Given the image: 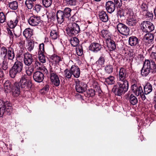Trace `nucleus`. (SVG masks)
<instances>
[{
	"label": "nucleus",
	"instance_id": "obj_50",
	"mask_svg": "<svg viewBox=\"0 0 156 156\" xmlns=\"http://www.w3.org/2000/svg\"><path fill=\"white\" fill-rule=\"evenodd\" d=\"M68 4L72 5H75L76 2V0H65Z\"/></svg>",
	"mask_w": 156,
	"mask_h": 156
},
{
	"label": "nucleus",
	"instance_id": "obj_29",
	"mask_svg": "<svg viewBox=\"0 0 156 156\" xmlns=\"http://www.w3.org/2000/svg\"><path fill=\"white\" fill-rule=\"evenodd\" d=\"M128 100L130 104L133 105H136L138 102L137 98L132 94L129 96Z\"/></svg>",
	"mask_w": 156,
	"mask_h": 156
},
{
	"label": "nucleus",
	"instance_id": "obj_2",
	"mask_svg": "<svg viewBox=\"0 0 156 156\" xmlns=\"http://www.w3.org/2000/svg\"><path fill=\"white\" fill-rule=\"evenodd\" d=\"M156 71V64L155 62L152 60H145L141 70V73L142 75L146 76L150 72L153 73Z\"/></svg>",
	"mask_w": 156,
	"mask_h": 156
},
{
	"label": "nucleus",
	"instance_id": "obj_18",
	"mask_svg": "<svg viewBox=\"0 0 156 156\" xmlns=\"http://www.w3.org/2000/svg\"><path fill=\"white\" fill-rule=\"evenodd\" d=\"M101 46L98 43H93L89 47V50L94 52H97L101 48Z\"/></svg>",
	"mask_w": 156,
	"mask_h": 156
},
{
	"label": "nucleus",
	"instance_id": "obj_36",
	"mask_svg": "<svg viewBox=\"0 0 156 156\" xmlns=\"http://www.w3.org/2000/svg\"><path fill=\"white\" fill-rule=\"evenodd\" d=\"M25 5L28 9H31L34 5V2H32L29 0H26L25 2Z\"/></svg>",
	"mask_w": 156,
	"mask_h": 156
},
{
	"label": "nucleus",
	"instance_id": "obj_63",
	"mask_svg": "<svg viewBox=\"0 0 156 156\" xmlns=\"http://www.w3.org/2000/svg\"><path fill=\"white\" fill-rule=\"evenodd\" d=\"M4 74L2 70L0 69V77H2L4 76Z\"/></svg>",
	"mask_w": 156,
	"mask_h": 156
},
{
	"label": "nucleus",
	"instance_id": "obj_40",
	"mask_svg": "<svg viewBox=\"0 0 156 156\" xmlns=\"http://www.w3.org/2000/svg\"><path fill=\"white\" fill-rule=\"evenodd\" d=\"M64 77L68 79L70 78L72 75L71 70L66 69L64 71Z\"/></svg>",
	"mask_w": 156,
	"mask_h": 156
},
{
	"label": "nucleus",
	"instance_id": "obj_34",
	"mask_svg": "<svg viewBox=\"0 0 156 156\" xmlns=\"http://www.w3.org/2000/svg\"><path fill=\"white\" fill-rule=\"evenodd\" d=\"M5 90L6 93L10 91L11 89V83L9 81H6L4 84Z\"/></svg>",
	"mask_w": 156,
	"mask_h": 156
},
{
	"label": "nucleus",
	"instance_id": "obj_3",
	"mask_svg": "<svg viewBox=\"0 0 156 156\" xmlns=\"http://www.w3.org/2000/svg\"><path fill=\"white\" fill-rule=\"evenodd\" d=\"M125 14L122 11H119L118 12V16L121 17L122 16H125L128 19L126 23L128 25L130 26H134L137 23L136 16L134 15L133 12L130 8H127L125 10Z\"/></svg>",
	"mask_w": 156,
	"mask_h": 156
},
{
	"label": "nucleus",
	"instance_id": "obj_8",
	"mask_svg": "<svg viewBox=\"0 0 156 156\" xmlns=\"http://www.w3.org/2000/svg\"><path fill=\"white\" fill-rule=\"evenodd\" d=\"M119 32L121 34L127 36L129 34V28L124 24L119 23L116 26Z\"/></svg>",
	"mask_w": 156,
	"mask_h": 156
},
{
	"label": "nucleus",
	"instance_id": "obj_5",
	"mask_svg": "<svg viewBox=\"0 0 156 156\" xmlns=\"http://www.w3.org/2000/svg\"><path fill=\"white\" fill-rule=\"evenodd\" d=\"M23 64L22 62L18 61L15 62L9 70L10 77L14 78L17 74L22 73L23 69Z\"/></svg>",
	"mask_w": 156,
	"mask_h": 156
},
{
	"label": "nucleus",
	"instance_id": "obj_9",
	"mask_svg": "<svg viewBox=\"0 0 156 156\" xmlns=\"http://www.w3.org/2000/svg\"><path fill=\"white\" fill-rule=\"evenodd\" d=\"M72 26L73 27L72 28L67 27L65 29L66 33L69 36L76 35L78 34V25L76 23H74L72 24Z\"/></svg>",
	"mask_w": 156,
	"mask_h": 156
},
{
	"label": "nucleus",
	"instance_id": "obj_26",
	"mask_svg": "<svg viewBox=\"0 0 156 156\" xmlns=\"http://www.w3.org/2000/svg\"><path fill=\"white\" fill-rule=\"evenodd\" d=\"M7 58L8 60H12L15 57V54L13 49L12 48L9 49L7 54Z\"/></svg>",
	"mask_w": 156,
	"mask_h": 156
},
{
	"label": "nucleus",
	"instance_id": "obj_27",
	"mask_svg": "<svg viewBox=\"0 0 156 156\" xmlns=\"http://www.w3.org/2000/svg\"><path fill=\"white\" fill-rule=\"evenodd\" d=\"M27 50L31 52L34 49V41L33 40H30L27 41Z\"/></svg>",
	"mask_w": 156,
	"mask_h": 156
},
{
	"label": "nucleus",
	"instance_id": "obj_58",
	"mask_svg": "<svg viewBox=\"0 0 156 156\" xmlns=\"http://www.w3.org/2000/svg\"><path fill=\"white\" fill-rule=\"evenodd\" d=\"M140 97L142 98L143 100H144L146 99V97L145 96V95L144 94L143 91L142 93H141V94H140Z\"/></svg>",
	"mask_w": 156,
	"mask_h": 156
},
{
	"label": "nucleus",
	"instance_id": "obj_24",
	"mask_svg": "<svg viewBox=\"0 0 156 156\" xmlns=\"http://www.w3.org/2000/svg\"><path fill=\"white\" fill-rule=\"evenodd\" d=\"M18 22V19L16 17L11 19L10 21L8 22V24L11 28H13L16 26Z\"/></svg>",
	"mask_w": 156,
	"mask_h": 156
},
{
	"label": "nucleus",
	"instance_id": "obj_17",
	"mask_svg": "<svg viewBox=\"0 0 156 156\" xmlns=\"http://www.w3.org/2000/svg\"><path fill=\"white\" fill-rule=\"evenodd\" d=\"M131 89L133 92L137 96L141 94L143 91L142 87L134 84L131 86Z\"/></svg>",
	"mask_w": 156,
	"mask_h": 156
},
{
	"label": "nucleus",
	"instance_id": "obj_12",
	"mask_svg": "<svg viewBox=\"0 0 156 156\" xmlns=\"http://www.w3.org/2000/svg\"><path fill=\"white\" fill-rule=\"evenodd\" d=\"M28 21L29 24L33 26H37L41 23L40 17L35 16L30 17Z\"/></svg>",
	"mask_w": 156,
	"mask_h": 156
},
{
	"label": "nucleus",
	"instance_id": "obj_47",
	"mask_svg": "<svg viewBox=\"0 0 156 156\" xmlns=\"http://www.w3.org/2000/svg\"><path fill=\"white\" fill-rule=\"evenodd\" d=\"M39 49L40 51H38V53H44V44L42 43L39 44Z\"/></svg>",
	"mask_w": 156,
	"mask_h": 156
},
{
	"label": "nucleus",
	"instance_id": "obj_56",
	"mask_svg": "<svg viewBox=\"0 0 156 156\" xmlns=\"http://www.w3.org/2000/svg\"><path fill=\"white\" fill-rule=\"evenodd\" d=\"M84 86H85L83 87L80 86L79 87V93H82L85 91V89L84 87L86 86V85L85 84Z\"/></svg>",
	"mask_w": 156,
	"mask_h": 156
},
{
	"label": "nucleus",
	"instance_id": "obj_48",
	"mask_svg": "<svg viewBox=\"0 0 156 156\" xmlns=\"http://www.w3.org/2000/svg\"><path fill=\"white\" fill-rule=\"evenodd\" d=\"M145 14V16L146 18H149L150 19H151L153 18V13L151 12H147L146 13H144L143 14Z\"/></svg>",
	"mask_w": 156,
	"mask_h": 156
},
{
	"label": "nucleus",
	"instance_id": "obj_43",
	"mask_svg": "<svg viewBox=\"0 0 156 156\" xmlns=\"http://www.w3.org/2000/svg\"><path fill=\"white\" fill-rule=\"evenodd\" d=\"M71 43L73 46H77L78 45V39L76 37H73L71 41Z\"/></svg>",
	"mask_w": 156,
	"mask_h": 156
},
{
	"label": "nucleus",
	"instance_id": "obj_57",
	"mask_svg": "<svg viewBox=\"0 0 156 156\" xmlns=\"http://www.w3.org/2000/svg\"><path fill=\"white\" fill-rule=\"evenodd\" d=\"M41 6L40 5H36L35 6V9L37 11H39L41 9Z\"/></svg>",
	"mask_w": 156,
	"mask_h": 156
},
{
	"label": "nucleus",
	"instance_id": "obj_42",
	"mask_svg": "<svg viewBox=\"0 0 156 156\" xmlns=\"http://www.w3.org/2000/svg\"><path fill=\"white\" fill-rule=\"evenodd\" d=\"M0 53L1 55H4L3 58L5 57H7L6 55L8 53L7 50L6 48L4 47H2L0 50Z\"/></svg>",
	"mask_w": 156,
	"mask_h": 156
},
{
	"label": "nucleus",
	"instance_id": "obj_13",
	"mask_svg": "<svg viewBox=\"0 0 156 156\" xmlns=\"http://www.w3.org/2000/svg\"><path fill=\"white\" fill-rule=\"evenodd\" d=\"M50 77L52 83L55 86L57 87L60 83V81L59 77L55 72L50 71Z\"/></svg>",
	"mask_w": 156,
	"mask_h": 156
},
{
	"label": "nucleus",
	"instance_id": "obj_59",
	"mask_svg": "<svg viewBox=\"0 0 156 156\" xmlns=\"http://www.w3.org/2000/svg\"><path fill=\"white\" fill-rule=\"evenodd\" d=\"M49 87L48 85H46L43 88V90L45 91H48L49 90Z\"/></svg>",
	"mask_w": 156,
	"mask_h": 156
},
{
	"label": "nucleus",
	"instance_id": "obj_20",
	"mask_svg": "<svg viewBox=\"0 0 156 156\" xmlns=\"http://www.w3.org/2000/svg\"><path fill=\"white\" fill-rule=\"evenodd\" d=\"M143 39L146 43H153L154 39V35L151 33L147 34L144 35Z\"/></svg>",
	"mask_w": 156,
	"mask_h": 156
},
{
	"label": "nucleus",
	"instance_id": "obj_1",
	"mask_svg": "<svg viewBox=\"0 0 156 156\" xmlns=\"http://www.w3.org/2000/svg\"><path fill=\"white\" fill-rule=\"evenodd\" d=\"M127 77L126 69L121 68L119 72L117 85L115 86L112 89V91L116 95L120 96L128 90L129 85L126 79Z\"/></svg>",
	"mask_w": 156,
	"mask_h": 156
},
{
	"label": "nucleus",
	"instance_id": "obj_31",
	"mask_svg": "<svg viewBox=\"0 0 156 156\" xmlns=\"http://www.w3.org/2000/svg\"><path fill=\"white\" fill-rule=\"evenodd\" d=\"M9 7L12 10H16L18 6V3L16 1H13L9 3Z\"/></svg>",
	"mask_w": 156,
	"mask_h": 156
},
{
	"label": "nucleus",
	"instance_id": "obj_10",
	"mask_svg": "<svg viewBox=\"0 0 156 156\" xmlns=\"http://www.w3.org/2000/svg\"><path fill=\"white\" fill-rule=\"evenodd\" d=\"M11 91L12 96L13 98H17L20 95V86L18 83L16 82L14 84Z\"/></svg>",
	"mask_w": 156,
	"mask_h": 156
},
{
	"label": "nucleus",
	"instance_id": "obj_14",
	"mask_svg": "<svg viewBox=\"0 0 156 156\" xmlns=\"http://www.w3.org/2000/svg\"><path fill=\"white\" fill-rule=\"evenodd\" d=\"M34 80L36 82L41 83L43 80L44 75L43 73L40 71H37L35 72L33 75Z\"/></svg>",
	"mask_w": 156,
	"mask_h": 156
},
{
	"label": "nucleus",
	"instance_id": "obj_4",
	"mask_svg": "<svg viewBox=\"0 0 156 156\" xmlns=\"http://www.w3.org/2000/svg\"><path fill=\"white\" fill-rule=\"evenodd\" d=\"M12 110V105L9 101L0 98V117L4 115H10Z\"/></svg>",
	"mask_w": 156,
	"mask_h": 156
},
{
	"label": "nucleus",
	"instance_id": "obj_52",
	"mask_svg": "<svg viewBox=\"0 0 156 156\" xmlns=\"http://www.w3.org/2000/svg\"><path fill=\"white\" fill-rule=\"evenodd\" d=\"M72 20L73 21H75L76 22L78 21V14L77 12H76L71 17Z\"/></svg>",
	"mask_w": 156,
	"mask_h": 156
},
{
	"label": "nucleus",
	"instance_id": "obj_22",
	"mask_svg": "<svg viewBox=\"0 0 156 156\" xmlns=\"http://www.w3.org/2000/svg\"><path fill=\"white\" fill-rule=\"evenodd\" d=\"M107 46L110 51L115 50L116 48V45L115 42L112 40L107 39L106 41Z\"/></svg>",
	"mask_w": 156,
	"mask_h": 156
},
{
	"label": "nucleus",
	"instance_id": "obj_45",
	"mask_svg": "<svg viewBox=\"0 0 156 156\" xmlns=\"http://www.w3.org/2000/svg\"><path fill=\"white\" fill-rule=\"evenodd\" d=\"M105 62V58L103 56H101L99 58L98 60L97 61L96 63L97 64L101 65H103Z\"/></svg>",
	"mask_w": 156,
	"mask_h": 156
},
{
	"label": "nucleus",
	"instance_id": "obj_41",
	"mask_svg": "<svg viewBox=\"0 0 156 156\" xmlns=\"http://www.w3.org/2000/svg\"><path fill=\"white\" fill-rule=\"evenodd\" d=\"M113 67L112 65H108L105 67V72L108 74H110L113 71Z\"/></svg>",
	"mask_w": 156,
	"mask_h": 156
},
{
	"label": "nucleus",
	"instance_id": "obj_61",
	"mask_svg": "<svg viewBox=\"0 0 156 156\" xmlns=\"http://www.w3.org/2000/svg\"><path fill=\"white\" fill-rule=\"evenodd\" d=\"M50 18L52 20H54L55 18V13L53 12L51 13V16L50 17Z\"/></svg>",
	"mask_w": 156,
	"mask_h": 156
},
{
	"label": "nucleus",
	"instance_id": "obj_55",
	"mask_svg": "<svg viewBox=\"0 0 156 156\" xmlns=\"http://www.w3.org/2000/svg\"><path fill=\"white\" fill-rule=\"evenodd\" d=\"M79 56H82L83 55V50L81 46L79 45Z\"/></svg>",
	"mask_w": 156,
	"mask_h": 156
},
{
	"label": "nucleus",
	"instance_id": "obj_39",
	"mask_svg": "<svg viewBox=\"0 0 156 156\" xmlns=\"http://www.w3.org/2000/svg\"><path fill=\"white\" fill-rule=\"evenodd\" d=\"M50 58L55 63H58L61 60V58L55 54L51 55L50 57Z\"/></svg>",
	"mask_w": 156,
	"mask_h": 156
},
{
	"label": "nucleus",
	"instance_id": "obj_28",
	"mask_svg": "<svg viewBox=\"0 0 156 156\" xmlns=\"http://www.w3.org/2000/svg\"><path fill=\"white\" fill-rule=\"evenodd\" d=\"M152 90V86L149 83H147L144 87V94H147L151 92Z\"/></svg>",
	"mask_w": 156,
	"mask_h": 156
},
{
	"label": "nucleus",
	"instance_id": "obj_54",
	"mask_svg": "<svg viewBox=\"0 0 156 156\" xmlns=\"http://www.w3.org/2000/svg\"><path fill=\"white\" fill-rule=\"evenodd\" d=\"M34 66L35 68L37 69L38 67L40 68L42 64L39 61H36L35 62Z\"/></svg>",
	"mask_w": 156,
	"mask_h": 156
},
{
	"label": "nucleus",
	"instance_id": "obj_11",
	"mask_svg": "<svg viewBox=\"0 0 156 156\" xmlns=\"http://www.w3.org/2000/svg\"><path fill=\"white\" fill-rule=\"evenodd\" d=\"M23 62L26 66H29L32 64L33 61V55L27 52L23 54Z\"/></svg>",
	"mask_w": 156,
	"mask_h": 156
},
{
	"label": "nucleus",
	"instance_id": "obj_49",
	"mask_svg": "<svg viewBox=\"0 0 156 156\" xmlns=\"http://www.w3.org/2000/svg\"><path fill=\"white\" fill-rule=\"evenodd\" d=\"M14 34L16 38L19 37L21 34V30H16L14 31Z\"/></svg>",
	"mask_w": 156,
	"mask_h": 156
},
{
	"label": "nucleus",
	"instance_id": "obj_46",
	"mask_svg": "<svg viewBox=\"0 0 156 156\" xmlns=\"http://www.w3.org/2000/svg\"><path fill=\"white\" fill-rule=\"evenodd\" d=\"M5 20L6 17L3 12H0V22L3 23L5 22Z\"/></svg>",
	"mask_w": 156,
	"mask_h": 156
},
{
	"label": "nucleus",
	"instance_id": "obj_60",
	"mask_svg": "<svg viewBox=\"0 0 156 156\" xmlns=\"http://www.w3.org/2000/svg\"><path fill=\"white\" fill-rule=\"evenodd\" d=\"M151 56L153 59H154L156 61V53H152L151 54Z\"/></svg>",
	"mask_w": 156,
	"mask_h": 156
},
{
	"label": "nucleus",
	"instance_id": "obj_64",
	"mask_svg": "<svg viewBox=\"0 0 156 156\" xmlns=\"http://www.w3.org/2000/svg\"><path fill=\"white\" fill-rule=\"evenodd\" d=\"M75 83H76V85L75 86V89H76V92H78V89L77 88L78 86L77 85V81H75Z\"/></svg>",
	"mask_w": 156,
	"mask_h": 156
},
{
	"label": "nucleus",
	"instance_id": "obj_44",
	"mask_svg": "<svg viewBox=\"0 0 156 156\" xmlns=\"http://www.w3.org/2000/svg\"><path fill=\"white\" fill-rule=\"evenodd\" d=\"M44 53H38L39 55L38 58L39 61L42 63H45L46 62V59Z\"/></svg>",
	"mask_w": 156,
	"mask_h": 156
},
{
	"label": "nucleus",
	"instance_id": "obj_6",
	"mask_svg": "<svg viewBox=\"0 0 156 156\" xmlns=\"http://www.w3.org/2000/svg\"><path fill=\"white\" fill-rule=\"evenodd\" d=\"M20 83L21 88L26 91L30 90L32 86L31 81L29 79L26 75L21 76Z\"/></svg>",
	"mask_w": 156,
	"mask_h": 156
},
{
	"label": "nucleus",
	"instance_id": "obj_15",
	"mask_svg": "<svg viewBox=\"0 0 156 156\" xmlns=\"http://www.w3.org/2000/svg\"><path fill=\"white\" fill-rule=\"evenodd\" d=\"M107 12L111 13L113 12L115 9V4L112 1H108L105 4Z\"/></svg>",
	"mask_w": 156,
	"mask_h": 156
},
{
	"label": "nucleus",
	"instance_id": "obj_21",
	"mask_svg": "<svg viewBox=\"0 0 156 156\" xmlns=\"http://www.w3.org/2000/svg\"><path fill=\"white\" fill-rule=\"evenodd\" d=\"M57 19L58 23L61 24L64 21L66 17L63 14V11L59 10L56 13Z\"/></svg>",
	"mask_w": 156,
	"mask_h": 156
},
{
	"label": "nucleus",
	"instance_id": "obj_7",
	"mask_svg": "<svg viewBox=\"0 0 156 156\" xmlns=\"http://www.w3.org/2000/svg\"><path fill=\"white\" fill-rule=\"evenodd\" d=\"M141 27L143 32L145 33L150 32L154 29L153 24L148 21H144L141 24Z\"/></svg>",
	"mask_w": 156,
	"mask_h": 156
},
{
	"label": "nucleus",
	"instance_id": "obj_38",
	"mask_svg": "<svg viewBox=\"0 0 156 156\" xmlns=\"http://www.w3.org/2000/svg\"><path fill=\"white\" fill-rule=\"evenodd\" d=\"M43 5L45 7H49L51 5L52 0H42Z\"/></svg>",
	"mask_w": 156,
	"mask_h": 156
},
{
	"label": "nucleus",
	"instance_id": "obj_30",
	"mask_svg": "<svg viewBox=\"0 0 156 156\" xmlns=\"http://www.w3.org/2000/svg\"><path fill=\"white\" fill-rule=\"evenodd\" d=\"M72 74L76 78H78V67L76 66H73L71 68Z\"/></svg>",
	"mask_w": 156,
	"mask_h": 156
},
{
	"label": "nucleus",
	"instance_id": "obj_32",
	"mask_svg": "<svg viewBox=\"0 0 156 156\" xmlns=\"http://www.w3.org/2000/svg\"><path fill=\"white\" fill-rule=\"evenodd\" d=\"M115 78L113 76H109L105 78V82L109 85L113 84L115 82Z\"/></svg>",
	"mask_w": 156,
	"mask_h": 156
},
{
	"label": "nucleus",
	"instance_id": "obj_37",
	"mask_svg": "<svg viewBox=\"0 0 156 156\" xmlns=\"http://www.w3.org/2000/svg\"><path fill=\"white\" fill-rule=\"evenodd\" d=\"M71 9L69 8H66L64 9L63 12L66 17V18H68L71 16Z\"/></svg>",
	"mask_w": 156,
	"mask_h": 156
},
{
	"label": "nucleus",
	"instance_id": "obj_19",
	"mask_svg": "<svg viewBox=\"0 0 156 156\" xmlns=\"http://www.w3.org/2000/svg\"><path fill=\"white\" fill-rule=\"evenodd\" d=\"M10 64L11 62L7 58V57H5V58H3V61L0 65L3 70H6L10 67Z\"/></svg>",
	"mask_w": 156,
	"mask_h": 156
},
{
	"label": "nucleus",
	"instance_id": "obj_51",
	"mask_svg": "<svg viewBox=\"0 0 156 156\" xmlns=\"http://www.w3.org/2000/svg\"><path fill=\"white\" fill-rule=\"evenodd\" d=\"M34 68L33 67H29L28 69L27 70V73L28 75H31L34 71Z\"/></svg>",
	"mask_w": 156,
	"mask_h": 156
},
{
	"label": "nucleus",
	"instance_id": "obj_16",
	"mask_svg": "<svg viewBox=\"0 0 156 156\" xmlns=\"http://www.w3.org/2000/svg\"><path fill=\"white\" fill-rule=\"evenodd\" d=\"M140 40L135 36H132L129 38V44L131 46H139Z\"/></svg>",
	"mask_w": 156,
	"mask_h": 156
},
{
	"label": "nucleus",
	"instance_id": "obj_23",
	"mask_svg": "<svg viewBox=\"0 0 156 156\" xmlns=\"http://www.w3.org/2000/svg\"><path fill=\"white\" fill-rule=\"evenodd\" d=\"M99 15L100 19L101 21L104 22H106L108 21V16L105 12L101 11L99 13Z\"/></svg>",
	"mask_w": 156,
	"mask_h": 156
},
{
	"label": "nucleus",
	"instance_id": "obj_33",
	"mask_svg": "<svg viewBox=\"0 0 156 156\" xmlns=\"http://www.w3.org/2000/svg\"><path fill=\"white\" fill-rule=\"evenodd\" d=\"M140 10L141 12L146 13L148 11V6L146 2H143L140 5Z\"/></svg>",
	"mask_w": 156,
	"mask_h": 156
},
{
	"label": "nucleus",
	"instance_id": "obj_53",
	"mask_svg": "<svg viewBox=\"0 0 156 156\" xmlns=\"http://www.w3.org/2000/svg\"><path fill=\"white\" fill-rule=\"evenodd\" d=\"M122 0H114L115 5L116 6L119 7H121L122 5Z\"/></svg>",
	"mask_w": 156,
	"mask_h": 156
},
{
	"label": "nucleus",
	"instance_id": "obj_35",
	"mask_svg": "<svg viewBox=\"0 0 156 156\" xmlns=\"http://www.w3.org/2000/svg\"><path fill=\"white\" fill-rule=\"evenodd\" d=\"M50 36L53 39H56L59 36L58 31L55 30H52L50 33Z\"/></svg>",
	"mask_w": 156,
	"mask_h": 156
},
{
	"label": "nucleus",
	"instance_id": "obj_62",
	"mask_svg": "<svg viewBox=\"0 0 156 156\" xmlns=\"http://www.w3.org/2000/svg\"><path fill=\"white\" fill-rule=\"evenodd\" d=\"M154 102L156 104V91L154 93Z\"/></svg>",
	"mask_w": 156,
	"mask_h": 156
},
{
	"label": "nucleus",
	"instance_id": "obj_25",
	"mask_svg": "<svg viewBox=\"0 0 156 156\" xmlns=\"http://www.w3.org/2000/svg\"><path fill=\"white\" fill-rule=\"evenodd\" d=\"M33 30L30 28L26 29L23 32V35L26 38L29 39L33 34Z\"/></svg>",
	"mask_w": 156,
	"mask_h": 156
}]
</instances>
